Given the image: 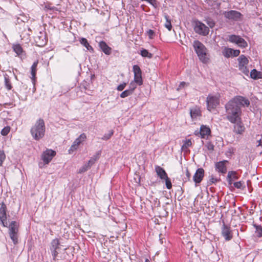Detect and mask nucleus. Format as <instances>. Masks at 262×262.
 <instances>
[{
    "instance_id": "obj_1",
    "label": "nucleus",
    "mask_w": 262,
    "mask_h": 262,
    "mask_svg": "<svg viewBox=\"0 0 262 262\" xmlns=\"http://www.w3.org/2000/svg\"><path fill=\"white\" fill-rule=\"evenodd\" d=\"M250 104L249 101L242 97L237 96L229 101L225 106L227 113V118L232 123L241 119V106H248Z\"/></svg>"
},
{
    "instance_id": "obj_2",
    "label": "nucleus",
    "mask_w": 262,
    "mask_h": 262,
    "mask_svg": "<svg viewBox=\"0 0 262 262\" xmlns=\"http://www.w3.org/2000/svg\"><path fill=\"white\" fill-rule=\"evenodd\" d=\"M31 133L33 138L38 140L42 138L45 133V123L42 119L37 120L35 125L32 127Z\"/></svg>"
},
{
    "instance_id": "obj_3",
    "label": "nucleus",
    "mask_w": 262,
    "mask_h": 262,
    "mask_svg": "<svg viewBox=\"0 0 262 262\" xmlns=\"http://www.w3.org/2000/svg\"><path fill=\"white\" fill-rule=\"evenodd\" d=\"M193 46L200 60L203 63H207L209 58L207 56V49L205 46L200 41L195 40Z\"/></svg>"
},
{
    "instance_id": "obj_4",
    "label": "nucleus",
    "mask_w": 262,
    "mask_h": 262,
    "mask_svg": "<svg viewBox=\"0 0 262 262\" xmlns=\"http://www.w3.org/2000/svg\"><path fill=\"white\" fill-rule=\"evenodd\" d=\"M193 28L194 31L201 36H205L209 34V28L199 20H195L193 22Z\"/></svg>"
},
{
    "instance_id": "obj_5",
    "label": "nucleus",
    "mask_w": 262,
    "mask_h": 262,
    "mask_svg": "<svg viewBox=\"0 0 262 262\" xmlns=\"http://www.w3.org/2000/svg\"><path fill=\"white\" fill-rule=\"evenodd\" d=\"M220 95L219 94L214 95L210 94L206 98L207 110L211 111L214 109L220 103Z\"/></svg>"
},
{
    "instance_id": "obj_6",
    "label": "nucleus",
    "mask_w": 262,
    "mask_h": 262,
    "mask_svg": "<svg viewBox=\"0 0 262 262\" xmlns=\"http://www.w3.org/2000/svg\"><path fill=\"white\" fill-rule=\"evenodd\" d=\"M237 61L239 70L243 74L248 76L249 73L248 59L245 55H242L237 58Z\"/></svg>"
},
{
    "instance_id": "obj_7",
    "label": "nucleus",
    "mask_w": 262,
    "mask_h": 262,
    "mask_svg": "<svg viewBox=\"0 0 262 262\" xmlns=\"http://www.w3.org/2000/svg\"><path fill=\"white\" fill-rule=\"evenodd\" d=\"M19 224L15 221H12L9 225V234L14 244L18 243V232Z\"/></svg>"
},
{
    "instance_id": "obj_8",
    "label": "nucleus",
    "mask_w": 262,
    "mask_h": 262,
    "mask_svg": "<svg viewBox=\"0 0 262 262\" xmlns=\"http://www.w3.org/2000/svg\"><path fill=\"white\" fill-rule=\"evenodd\" d=\"M56 155V151L50 149H47L41 155V159L45 164H49Z\"/></svg>"
},
{
    "instance_id": "obj_9",
    "label": "nucleus",
    "mask_w": 262,
    "mask_h": 262,
    "mask_svg": "<svg viewBox=\"0 0 262 262\" xmlns=\"http://www.w3.org/2000/svg\"><path fill=\"white\" fill-rule=\"evenodd\" d=\"M229 40L233 43H236L238 46L242 48H245L247 46V42L239 36L231 35L229 36Z\"/></svg>"
},
{
    "instance_id": "obj_10",
    "label": "nucleus",
    "mask_w": 262,
    "mask_h": 262,
    "mask_svg": "<svg viewBox=\"0 0 262 262\" xmlns=\"http://www.w3.org/2000/svg\"><path fill=\"white\" fill-rule=\"evenodd\" d=\"M86 138L85 134H81L73 143L72 145L69 149V154H72L74 151L76 150L79 147L81 143L83 142Z\"/></svg>"
},
{
    "instance_id": "obj_11",
    "label": "nucleus",
    "mask_w": 262,
    "mask_h": 262,
    "mask_svg": "<svg viewBox=\"0 0 262 262\" xmlns=\"http://www.w3.org/2000/svg\"><path fill=\"white\" fill-rule=\"evenodd\" d=\"M133 71L134 73V81L139 85H142L143 81L141 76V70L140 67L137 65H134L133 66Z\"/></svg>"
},
{
    "instance_id": "obj_12",
    "label": "nucleus",
    "mask_w": 262,
    "mask_h": 262,
    "mask_svg": "<svg viewBox=\"0 0 262 262\" xmlns=\"http://www.w3.org/2000/svg\"><path fill=\"white\" fill-rule=\"evenodd\" d=\"M223 55L226 58L236 57L239 55L240 51L231 48H225L222 52Z\"/></svg>"
},
{
    "instance_id": "obj_13",
    "label": "nucleus",
    "mask_w": 262,
    "mask_h": 262,
    "mask_svg": "<svg viewBox=\"0 0 262 262\" xmlns=\"http://www.w3.org/2000/svg\"><path fill=\"white\" fill-rule=\"evenodd\" d=\"M59 239L57 238L53 239L51 242L50 250L54 259H55L57 255H58L57 250L59 248Z\"/></svg>"
},
{
    "instance_id": "obj_14",
    "label": "nucleus",
    "mask_w": 262,
    "mask_h": 262,
    "mask_svg": "<svg viewBox=\"0 0 262 262\" xmlns=\"http://www.w3.org/2000/svg\"><path fill=\"white\" fill-rule=\"evenodd\" d=\"M233 123L234 124L233 132L235 134L241 135L245 132V127L241 121V119Z\"/></svg>"
},
{
    "instance_id": "obj_15",
    "label": "nucleus",
    "mask_w": 262,
    "mask_h": 262,
    "mask_svg": "<svg viewBox=\"0 0 262 262\" xmlns=\"http://www.w3.org/2000/svg\"><path fill=\"white\" fill-rule=\"evenodd\" d=\"M224 16L227 18L237 20L241 18V14L236 11L231 10L225 12Z\"/></svg>"
},
{
    "instance_id": "obj_16",
    "label": "nucleus",
    "mask_w": 262,
    "mask_h": 262,
    "mask_svg": "<svg viewBox=\"0 0 262 262\" xmlns=\"http://www.w3.org/2000/svg\"><path fill=\"white\" fill-rule=\"evenodd\" d=\"M6 205L2 202L0 208V221L4 227L6 226L5 224H6Z\"/></svg>"
},
{
    "instance_id": "obj_17",
    "label": "nucleus",
    "mask_w": 262,
    "mask_h": 262,
    "mask_svg": "<svg viewBox=\"0 0 262 262\" xmlns=\"http://www.w3.org/2000/svg\"><path fill=\"white\" fill-rule=\"evenodd\" d=\"M204 170L203 168H199L196 171L193 177L194 182L197 184L200 183L204 177Z\"/></svg>"
},
{
    "instance_id": "obj_18",
    "label": "nucleus",
    "mask_w": 262,
    "mask_h": 262,
    "mask_svg": "<svg viewBox=\"0 0 262 262\" xmlns=\"http://www.w3.org/2000/svg\"><path fill=\"white\" fill-rule=\"evenodd\" d=\"M190 114L193 120L197 119L201 116V112L198 106H194L190 108Z\"/></svg>"
},
{
    "instance_id": "obj_19",
    "label": "nucleus",
    "mask_w": 262,
    "mask_h": 262,
    "mask_svg": "<svg viewBox=\"0 0 262 262\" xmlns=\"http://www.w3.org/2000/svg\"><path fill=\"white\" fill-rule=\"evenodd\" d=\"M222 235L224 237L226 240L229 241L232 237V235L231 232L230 228L227 226L224 225L222 231Z\"/></svg>"
},
{
    "instance_id": "obj_20",
    "label": "nucleus",
    "mask_w": 262,
    "mask_h": 262,
    "mask_svg": "<svg viewBox=\"0 0 262 262\" xmlns=\"http://www.w3.org/2000/svg\"><path fill=\"white\" fill-rule=\"evenodd\" d=\"M210 128L206 125H202L200 127V134L202 138H207L210 134Z\"/></svg>"
},
{
    "instance_id": "obj_21",
    "label": "nucleus",
    "mask_w": 262,
    "mask_h": 262,
    "mask_svg": "<svg viewBox=\"0 0 262 262\" xmlns=\"http://www.w3.org/2000/svg\"><path fill=\"white\" fill-rule=\"evenodd\" d=\"M95 160L93 159H90L88 163L83 165L79 170L78 173H82L89 169L92 165L95 163Z\"/></svg>"
},
{
    "instance_id": "obj_22",
    "label": "nucleus",
    "mask_w": 262,
    "mask_h": 262,
    "mask_svg": "<svg viewBox=\"0 0 262 262\" xmlns=\"http://www.w3.org/2000/svg\"><path fill=\"white\" fill-rule=\"evenodd\" d=\"M155 170L158 176L162 180L167 178V174L165 170L159 166H156Z\"/></svg>"
},
{
    "instance_id": "obj_23",
    "label": "nucleus",
    "mask_w": 262,
    "mask_h": 262,
    "mask_svg": "<svg viewBox=\"0 0 262 262\" xmlns=\"http://www.w3.org/2000/svg\"><path fill=\"white\" fill-rule=\"evenodd\" d=\"M99 47L102 51L106 55H110L111 53V48L103 41L99 42Z\"/></svg>"
},
{
    "instance_id": "obj_24",
    "label": "nucleus",
    "mask_w": 262,
    "mask_h": 262,
    "mask_svg": "<svg viewBox=\"0 0 262 262\" xmlns=\"http://www.w3.org/2000/svg\"><path fill=\"white\" fill-rule=\"evenodd\" d=\"M225 161L219 162L215 164L216 168L219 172L225 173L226 172V168L225 165Z\"/></svg>"
},
{
    "instance_id": "obj_25",
    "label": "nucleus",
    "mask_w": 262,
    "mask_h": 262,
    "mask_svg": "<svg viewBox=\"0 0 262 262\" xmlns=\"http://www.w3.org/2000/svg\"><path fill=\"white\" fill-rule=\"evenodd\" d=\"M250 77L251 78L254 79H259L261 78L262 74L256 70L253 69L250 72Z\"/></svg>"
},
{
    "instance_id": "obj_26",
    "label": "nucleus",
    "mask_w": 262,
    "mask_h": 262,
    "mask_svg": "<svg viewBox=\"0 0 262 262\" xmlns=\"http://www.w3.org/2000/svg\"><path fill=\"white\" fill-rule=\"evenodd\" d=\"M80 43L84 46L88 50H89L91 52H93V48L89 45L88 40L85 38H82L80 40Z\"/></svg>"
},
{
    "instance_id": "obj_27",
    "label": "nucleus",
    "mask_w": 262,
    "mask_h": 262,
    "mask_svg": "<svg viewBox=\"0 0 262 262\" xmlns=\"http://www.w3.org/2000/svg\"><path fill=\"white\" fill-rule=\"evenodd\" d=\"M183 144L182 146V150L186 151L188 148L191 146L192 142L190 139H186L183 141Z\"/></svg>"
},
{
    "instance_id": "obj_28",
    "label": "nucleus",
    "mask_w": 262,
    "mask_h": 262,
    "mask_svg": "<svg viewBox=\"0 0 262 262\" xmlns=\"http://www.w3.org/2000/svg\"><path fill=\"white\" fill-rule=\"evenodd\" d=\"M227 177L230 184H231L232 181L237 179L236 173L234 171H229L228 173Z\"/></svg>"
},
{
    "instance_id": "obj_29",
    "label": "nucleus",
    "mask_w": 262,
    "mask_h": 262,
    "mask_svg": "<svg viewBox=\"0 0 262 262\" xmlns=\"http://www.w3.org/2000/svg\"><path fill=\"white\" fill-rule=\"evenodd\" d=\"M13 51L17 54V55H19L23 52V49L21 47L19 44L14 45L13 46Z\"/></svg>"
},
{
    "instance_id": "obj_30",
    "label": "nucleus",
    "mask_w": 262,
    "mask_h": 262,
    "mask_svg": "<svg viewBox=\"0 0 262 262\" xmlns=\"http://www.w3.org/2000/svg\"><path fill=\"white\" fill-rule=\"evenodd\" d=\"M164 17H165V19L166 20V21L164 24V26L166 28H167L168 31H170L171 30V28H172V25H171V21L169 19V17L165 15L164 16Z\"/></svg>"
},
{
    "instance_id": "obj_31",
    "label": "nucleus",
    "mask_w": 262,
    "mask_h": 262,
    "mask_svg": "<svg viewBox=\"0 0 262 262\" xmlns=\"http://www.w3.org/2000/svg\"><path fill=\"white\" fill-rule=\"evenodd\" d=\"M141 55L142 57H147L148 58H151L152 57V54L149 53L147 50L144 49H142L141 50Z\"/></svg>"
},
{
    "instance_id": "obj_32",
    "label": "nucleus",
    "mask_w": 262,
    "mask_h": 262,
    "mask_svg": "<svg viewBox=\"0 0 262 262\" xmlns=\"http://www.w3.org/2000/svg\"><path fill=\"white\" fill-rule=\"evenodd\" d=\"M132 90H126L123 91L121 94L120 97L122 98H125L132 94Z\"/></svg>"
},
{
    "instance_id": "obj_33",
    "label": "nucleus",
    "mask_w": 262,
    "mask_h": 262,
    "mask_svg": "<svg viewBox=\"0 0 262 262\" xmlns=\"http://www.w3.org/2000/svg\"><path fill=\"white\" fill-rule=\"evenodd\" d=\"M256 143L257 144L256 145V150L259 154H262V145L261 144L260 139L257 140Z\"/></svg>"
},
{
    "instance_id": "obj_34",
    "label": "nucleus",
    "mask_w": 262,
    "mask_h": 262,
    "mask_svg": "<svg viewBox=\"0 0 262 262\" xmlns=\"http://www.w3.org/2000/svg\"><path fill=\"white\" fill-rule=\"evenodd\" d=\"M206 23L207 24V25H208V26L212 28L213 27H214V25H215V23L214 21L210 19V18H207L206 20Z\"/></svg>"
},
{
    "instance_id": "obj_35",
    "label": "nucleus",
    "mask_w": 262,
    "mask_h": 262,
    "mask_svg": "<svg viewBox=\"0 0 262 262\" xmlns=\"http://www.w3.org/2000/svg\"><path fill=\"white\" fill-rule=\"evenodd\" d=\"M10 127L8 126L4 127L1 131V134L3 136H6L10 132Z\"/></svg>"
},
{
    "instance_id": "obj_36",
    "label": "nucleus",
    "mask_w": 262,
    "mask_h": 262,
    "mask_svg": "<svg viewBox=\"0 0 262 262\" xmlns=\"http://www.w3.org/2000/svg\"><path fill=\"white\" fill-rule=\"evenodd\" d=\"M5 154L3 151L0 150V166H1L5 159Z\"/></svg>"
},
{
    "instance_id": "obj_37",
    "label": "nucleus",
    "mask_w": 262,
    "mask_h": 262,
    "mask_svg": "<svg viewBox=\"0 0 262 262\" xmlns=\"http://www.w3.org/2000/svg\"><path fill=\"white\" fill-rule=\"evenodd\" d=\"M165 181L166 186L167 189H170L172 187L171 183L170 180L169 179L168 177L167 178L164 179Z\"/></svg>"
},
{
    "instance_id": "obj_38",
    "label": "nucleus",
    "mask_w": 262,
    "mask_h": 262,
    "mask_svg": "<svg viewBox=\"0 0 262 262\" xmlns=\"http://www.w3.org/2000/svg\"><path fill=\"white\" fill-rule=\"evenodd\" d=\"M256 233L257 236H262V227L260 226H257L256 228Z\"/></svg>"
},
{
    "instance_id": "obj_39",
    "label": "nucleus",
    "mask_w": 262,
    "mask_h": 262,
    "mask_svg": "<svg viewBox=\"0 0 262 262\" xmlns=\"http://www.w3.org/2000/svg\"><path fill=\"white\" fill-rule=\"evenodd\" d=\"M205 146L207 149L209 151H212L214 149V145L211 142H208L206 143Z\"/></svg>"
},
{
    "instance_id": "obj_40",
    "label": "nucleus",
    "mask_w": 262,
    "mask_h": 262,
    "mask_svg": "<svg viewBox=\"0 0 262 262\" xmlns=\"http://www.w3.org/2000/svg\"><path fill=\"white\" fill-rule=\"evenodd\" d=\"M234 186L237 188L242 189L243 188V183L241 181L235 182L234 183Z\"/></svg>"
},
{
    "instance_id": "obj_41",
    "label": "nucleus",
    "mask_w": 262,
    "mask_h": 262,
    "mask_svg": "<svg viewBox=\"0 0 262 262\" xmlns=\"http://www.w3.org/2000/svg\"><path fill=\"white\" fill-rule=\"evenodd\" d=\"M126 83H125V82H123V83L120 84V85H119L118 86V87L117 88V90L119 91H122L126 86Z\"/></svg>"
},
{
    "instance_id": "obj_42",
    "label": "nucleus",
    "mask_w": 262,
    "mask_h": 262,
    "mask_svg": "<svg viewBox=\"0 0 262 262\" xmlns=\"http://www.w3.org/2000/svg\"><path fill=\"white\" fill-rule=\"evenodd\" d=\"M136 88V85L134 81H132L129 84V90H132V93H133L134 90Z\"/></svg>"
},
{
    "instance_id": "obj_43",
    "label": "nucleus",
    "mask_w": 262,
    "mask_h": 262,
    "mask_svg": "<svg viewBox=\"0 0 262 262\" xmlns=\"http://www.w3.org/2000/svg\"><path fill=\"white\" fill-rule=\"evenodd\" d=\"M36 72V69H31V75H32V80H34L35 75Z\"/></svg>"
},
{
    "instance_id": "obj_44",
    "label": "nucleus",
    "mask_w": 262,
    "mask_h": 262,
    "mask_svg": "<svg viewBox=\"0 0 262 262\" xmlns=\"http://www.w3.org/2000/svg\"><path fill=\"white\" fill-rule=\"evenodd\" d=\"M147 33L149 36V37L151 39L154 34V32L152 30H149L147 31Z\"/></svg>"
},
{
    "instance_id": "obj_45",
    "label": "nucleus",
    "mask_w": 262,
    "mask_h": 262,
    "mask_svg": "<svg viewBox=\"0 0 262 262\" xmlns=\"http://www.w3.org/2000/svg\"><path fill=\"white\" fill-rule=\"evenodd\" d=\"M187 85V83L186 82H181V83L180 84L178 88L177 89V90H179L182 88H184V86H185Z\"/></svg>"
},
{
    "instance_id": "obj_46",
    "label": "nucleus",
    "mask_w": 262,
    "mask_h": 262,
    "mask_svg": "<svg viewBox=\"0 0 262 262\" xmlns=\"http://www.w3.org/2000/svg\"><path fill=\"white\" fill-rule=\"evenodd\" d=\"M5 80H6V85L7 88H8V89L10 90L11 88L10 84L8 83L7 79H5Z\"/></svg>"
},
{
    "instance_id": "obj_47",
    "label": "nucleus",
    "mask_w": 262,
    "mask_h": 262,
    "mask_svg": "<svg viewBox=\"0 0 262 262\" xmlns=\"http://www.w3.org/2000/svg\"><path fill=\"white\" fill-rule=\"evenodd\" d=\"M37 64H38V61H35L33 63V64H32V67H31V69H36V67H37Z\"/></svg>"
},
{
    "instance_id": "obj_48",
    "label": "nucleus",
    "mask_w": 262,
    "mask_h": 262,
    "mask_svg": "<svg viewBox=\"0 0 262 262\" xmlns=\"http://www.w3.org/2000/svg\"><path fill=\"white\" fill-rule=\"evenodd\" d=\"M186 176L187 177V178L189 179L190 177V172H189L188 170L187 169L186 170Z\"/></svg>"
},
{
    "instance_id": "obj_49",
    "label": "nucleus",
    "mask_w": 262,
    "mask_h": 262,
    "mask_svg": "<svg viewBox=\"0 0 262 262\" xmlns=\"http://www.w3.org/2000/svg\"><path fill=\"white\" fill-rule=\"evenodd\" d=\"M210 181L211 182V183H213L217 181V179L212 178L210 179Z\"/></svg>"
},
{
    "instance_id": "obj_50",
    "label": "nucleus",
    "mask_w": 262,
    "mask_h": 262,
    "mask_svg": "<svg viewBox=\"0 0 262 262\" xmlns=\"http://www.w3.org/2000/svg\"><path fill=\"white\" fill-rule=\"evenodd\" d=\"M145 262H149V260L148 259H146Z\"/></svg>"
}]
</instances>
